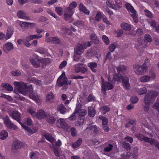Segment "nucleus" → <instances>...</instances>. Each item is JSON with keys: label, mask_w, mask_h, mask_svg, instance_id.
<instances>
[{"label": "nucleus", "mask_w": 159, "mask_h": 159, "mask_svg": "<svg viewBox=\"0 0 159 159\" xmlns=\"http://www.w3.org/2000/svg\"><path fill=\"white\" fill-rule=\"evenodd\" d=\"M88 129H89L92 130L95 133H97L99 130V128L97 127L95 125H93L92 124L89 125Z\"/></svg>", "instance_id": "obj_38"}, {"label": "nucleus", "mask_w": 159, "mask_h": 159, "mask_svg": "<svg viewBox=\"0 0 159 159\" xmlns=\"http://www.w3.org/2000/svg\"><path fill=\"white\" fill-rule=\"evenodd\" d=\"M84 118H79L77 122L76 125H82L84 122Z\"/></svg>", "instance_id": "obj_61"}, {"label": "nucleus", "mask_w": 159, "mask_h": 159, "mask_svg": "<svg viewBox=\"0 0 159 159\" xmlns=\"http://www.w3.org/2000/svg\"><path fill=\"white\" fill-rule=\"evenodd\" d=\"M84 49V48L82 43L81 44H78L75 49V53L80 55L83 53Z\"/></svg>", "instance_id": "obj_17"}, {"label": "nucleus", "mask_w": 159, "mask_h": 159, "mask_svg": "<svg viewBox=\"0 0 159 159\" xmlns=\"http://www.w3.org/2000/svg\"><path fill=\"white\" fill-rule=\"evenodd\" d=\"M82 65L80 64H78L75 66V70L76 72L78 73L80 72V70Z\"/></svg>", "instance_id": "obj_63"}, {"label": "nucleus", "mask_w": 159, "mask_h": 159, "mask_svg": "<svg viewBox=\"0 0 159 159\" xmlns=\"http://www.w3.org/2000/svg\"><path fill=\"white\" fill-rule=\"evenodd\" d=\"M45 40L47 43H51L54 44H59L61 42L60 39L56 37H47L45 38Z\"/></svg>", "instance_id": "obj_13"}, {"label": "nucleus", "mask_w": 159, "mask_h": 159, "mask_svg": "<svg viewBox=\"0 0 159 159\" xmlns=\"http://www.w3.org/2000/svg\"><path fill=\"white\" fill-rule=\"evenodd\" d=\"M134 70L135 74L137 75H142L146 72L147 70L142 66L136 65L134 66Z\"/></svg>", "instance_id": "obj_10"}, {"label": "nucleus", "mask_w": 159, "mask_h": 159, "mask_svg": "<svg viewBox=\"0 0 159 159\" xmlns=\"http://www.w3.org/2000/svg\"><path fill=\"white\" fill-rule=\"evenodd\" d=\"M2 86L6 90L9 91H12L13 90L12 87L9 84L3 83L1 84Z\"/></svg>", "instance_id": "obj_27"}, {"label": "nucleus", "mask_w": 159, "mask_h": 159, "mask_svg": "<svg viewBox=\"0 0 159 159\" xmlns=\"http://www.w3.org/2000/svg\"><path fill=\"white\" fill-rule=\"evenodd\" d=\"M143 41H144L141 39H139L137 40V43L135 46V47L137 49H139L142 48Z\"/></svg>", "instance_id": "obj_41"}, {"label": "nucleus", "mask_w": 159, "mask_h": 159, "mask_svg": "<svg viewBox=\"0 0 159 159\" xmlns=\"http://www.w3.org/2000/svg\"><path fill=\"white\" fill-rule=\"evenodd\" d=\"M124 77H122L121 75L118 74V75L115 74L113 75V79L115 81L117 82H120L122 81L123 78Z\"/></svg>", "instance_id": "obj_37"}, {"label": "nucleus", "mask_w": 159, "mask_h": 159, "mask_svg": "<svg viewBox=\"0 0 159 159\" xmlns=\"http://www.w3.org/2000/svg\"><path fill=\"white\" fill-rule=\"evenodd\" d=\"M21 125L23 128L26 131L29 135H30L31 134H33L36 132L37 131V129H31L28 128L27 126L22 124H21Z\"/></svg>", "instance_id": "obj_24"}, {"label": "nucleus", "mask_w": 159, "mask_h": 159, "mask_svg": "<svg viewBox=\"0 0 159 159\" xmlns=\"http://www.w3.org/2000/svg\"><path fill=\"white\" fill-rule=\"evenodd\" d=\"M102 16V12L99 11H98L95 17L96 21L97 22L100 21L101 19Z\"/></svg>", "instance_id": "obj_43"}, {"label": "nucleus", "mask_w": 159, "mask_h": 159, "mask_svg": "<svg viewBox=\"0 0 159 159\" xmlns=\"http://www.w3.org/2000/svg\"><path fill=\"white\" fill-rule=\"evenodd\" d=\"M99 118L102 121V124L103 125H106L108 123V120L105 117L100 115L99 116Z\"/></svg>", "instance_id": "obj_50"}, {"label": "nucleus", "mask_w": 159, "mask_h": 159, "mask_svg": "<svg viewBox=\"0 0 159 159\" xmlns=\"http://www.w3.org/2000/svg\"><path fill=\"white\" fill-rule=\"evenodd\" d=\"M57 125L59 127L63 129H66L67 126V124L65 120L62 118H61L57 120Z\"/></svg>", "instance_id": "obj_14"}, {"label": "nucleus", "mask_w": 159, "mask_h": 159, "mask_svg": "<svg viewBox=\"0 0 159 159\" xmlns=\"http://www.w3.org/2000/svg\"><path fill=\"white\" fill-rule=\"evenodd\" d=\"M27 111L28 113L31 115L32 117H35L36 112L35 108L34 107H30L28 109Z\"/></svg>", "instance_id": "obj_36"}, {"label": "nucleus", "mask_w": 159, "mask_h": 159, "mask_svg": "<svg viewBox=\"0 0 159 159\" xmlns=\"http://www.w3.org/2000/svg\"><path fill=\"white\" fill-rule=\"evenodd\" d=\"M150 79V76L148 75H143L139 78V81L142 82H147L149 81Z\"/></svg>", "instance_id": "obj_30"}, {"label": "nucleus", "mask_w": 159, "mask_h": 159, "mask_svg": "<svg viewBox=\"0 0 159 159\" xmlns=\"http://www.w3.org/2000/svg\"><path fill=\"white\" fill-rule=\"evenodd\" d=\"M120 26L121 28L125 30H129L131 28L130 25L126 23H122L120 24Z\"/></svg>", "instance_id": "obj_31"}, {"label": "nucleus", "mask_w": 159, "mask_h": 159, "mask_svg": "<svg viewBox=\"0 0 159 159\" xmlns=\"http://www.w3.org/2000/svg\"><path fill=\"white\" fill-rule=\"evenodd\" d=\"M71 83L70 81L67 80V79L65 73L63 72L58 78L57 84L58 87H61L64 85H70Z\"/></svg>", "instance_id": "obj_5"}, {"label": "nucleus", "mask_w": 159, "mask_h": 159, "mask_svg": "<svg viewBox=\"0 0 159 159\" xmlns=\"http://www.w3.org/2000/svg\"><path fill=\"white\" fill-rule=\"evenodd\" d=\"M143 41L147 42L150 43L152 41V39L151 37L149 34H147L145 36Z\"/></svg>", "instance_id": "obj_53"}, {"label": "nucleus", "mask_w": 159, "mask_h": 159, "mask_svg": "<svg viewBox=\"0 0 159 159\" xmlns=\"http://www.w3.org/2000/svg\"><path fill=\"white\" fill-rule=\"evenodd\" d=\"M46 11L47 12L50 14L51 16L54 17L57 20L59 19V17L57 16L56 14L54 13L53 11L50 9L47 8L46 9Z\"/></svg>", "instance_id": "obj_47"}, {"label": "nucleus", "mask_w": 159, "mask_h": 159, "mask_svg": "<svg viewBox=\"0 0 159 159\" xmlns=\"http://www.w3.org/2000/svg\"><path fill=\"white\" fill-rule=\"evenodd\" d=\"M92 42L91 41L88 42H84L82 43L83 45L84 46V49H86L88 47H90L91 45Z\"/></svg>", "instance_id": "obj_60"}, {"label": "nucleus", "mask_w": 159, "mask_h": 159, "mask_svg": "<svg viewBox=\"0 0 159 159\" xmlns=\"http://www.w3.org/2000/svg\"><path fill=\"white\" fill-rule=\"evenodd\" d=\"M47 121L50 124H53L55 122V119L53 116H48L47 117Z\"/></svg>", "instance_id": "obj_58"}, {"label": "nucleus", "mask_w": 159, "mask_h": 159, "mask_svg": "<svg viewBox=\"0 0 159 159\" xmlns=\"http://www.w3.org/2000/svg\"><path fill=\"white\" fill-rule=\"evenodd\" d=\"M30 62L34 67L38 68L40 66V63L45 65L48 64L49 62V60L47 58L39 59L38 56H36L31 58Z\"/></svg>", "instance_id": "obj_2"}, {"label": "nucleus", "mask_w": 159, "mask_h": 159, "mask_svg": "<svg viewBox=\"0 0 159 159\" xmlns=\"http://www.w3.org/2000/svg\"><path fill=\"white\" fill-rule=\"evenodd\" d=\"M150 61L148 59H146L144 62V63L142 65L143 67H144L147 70V67L150 65Z\"/></svg>", "instance_id": "obj_54"}, {"label": "nucleus", "mask_w": 159, "mask_h": 159, "mask_svg": "<svg viewBox=\"0 0 159 159\" xmlns=\"http://www.w3.org/2000/svg\"><path fill=\"white\" fill-rule=\"evenodd\" d=\"M77 6V4L76 2L75 1H73L70 4L69 7H67L66 8H69L70 9L73 10V9L76 7Z\"/></svg>", "instance_id": "obj_57"}, {"label": "nucleus", "mask_w": 159, "mask_h": 159, "mask_svg": "<svg viewBox=\"0 0 159 159\" xmlns=\"http://www.w3.org/2000/svg\"><path fill=\"white\" fill-rule=\"evenodd\" d=\"M4 123L6 126L9 129H13L16 130L17 127L10 120L9 117L7 116L4 119Z\"/></svg>", "instance_id": "obj_12"}, {"label": "nucleus", "mask_w": 159, "mask_h": 159, "mask_svg": "<svg viewBox=\"0 0 159 159\" xmlns=\"http://www.w3.org/2000/svg\"><path fill=\"white\" fill-rule=\"evenodd\" d=\"M130 100L131 102L133 103H136L138 102L139 99L137 97L133 96L131 98Z\"/></svg>", "instance_id": "obj_64"}, {"label": "nucleus", "mask_w": 159, "mask_h": 159, "mask_svg": "<svg viewBox=\"0 0 159 159\" xmlns=\"http://www.w3.org/2000/svg\"><path fill=\"white\" fill-rule=\"evenodd\" d=\"M90 39L93 41L95 43H99V40L94 34H92L90 35Z\"/></svg>", "instance_id": "obj_49"}, {"label": "nucleus", "mask_w": 159, "mask_h": 159, "mask_svg": "<svg viewBox=\"0 0 159 159\" xmlns=\"http://www.w3.org/2000/svg\"><path fill=\"white\" fill-rule=\"evenodd\" d=\"M14 84L15 86L14 91L16 94H18V92L25 96L27 95L28 86H27L25 83L16 81Z\"/></svg>", "instance_id": "obj_1"}, {"label": "nucleus", "mask_w": 159, "mask_h": 159, "mask_svg": "<svg viewBox=\"0 0 159 159\" xmlns=\"http://www.w3.org/2000/svg\"><path fill=\"white\" fill-rule=\"evenodd\" d=\"M136 138L141 141L144 140V142L148 143L151 145L154 144L159 150V142L155 141L152 138H148L143 136L140 134H137L135 135Z\"/></svg>", "instance_id": "obj_3"}, {"label": "nucleus", "mask_w": 159, "mask_h": 159, "mask_svg": "<svg viewBox=\"0 0 159 159\" xmlns=\"http://www.w3.org/2000/svg\"><path fill=\"white\" fill-rule=\"evenodd\" d=\"M82 142V139L81 138H79L78 140L72 144V147L73 148H76L81 144Z\"/></svg>", "instance_id": "obj_32"}, {"label": "nucleus", "mask_w": 159, "mask_h": 159, "mask_svg": "<svg viewBox=\"0 0 159 159\" xmlns=\"http://www.w3.org/2000/svg\"><path fill=\"white\" fill-rule=\"evenodd\" d=\"M73 13V10L66 8L64 11V19L70 22H72L73 20L72 16Z\"/></svg>", "instance_id": "obj_9"}, {"label": "nucleus", "mask_w": 159, "mask_h": 159, "mask_svg": "<svg viewBox=\"0 0 159 159\" xmlns=\"http://www.w3.org/2000/svg\"><path fill=\"white\" fill-rule=\"evenodd\" d=\"M13 146L15 149H19L21 148L20 143V141H16L13 143Z\"/></svg>", "instance_id": "obj_48"}, {"label": "nucleus", "mask_w": 159, "mask_h": 159, "mask_svg": "<svg viewBox=\"0 0 159 159\" xmlns=\"http://www.w3.org/2000/svg\"><path fill=\"white\" fill-rule=\"evenodd\" d=\"M69 29L65 26H62L60 28V30L58 31L62 34H66L68 33Z\"/></svg>", "instance_id": "obj_33"}, {"label": "nucleus", "mask_w": 159, "mask_h": 159, "mask_svg": "<svg viewBox=\"0 0 159 159\" xmlns=\"http://www.w3.org/2000/svg\"><path fill=\"white\" fill-rule=\"evenodd\" d=\"M102 38L104 42L106 45H107L109 44L110 41L107 36L105 35H103L102 36Z\"/></svg>", "instance_id": "obj_56"}, {"label": "nucleus", "mask_w": 159, "mask_h": 159, "mask_svg": "<svg viewBox=\"0 0 159 159\" xmlns=\"http://www.w3.org/2000/svg\"><path fill=\"white\" fill-rule=\"evenodd\" d=\"M79 10L80 11L82 12L86 15H89V11L87 9L82 3H80L79 5Z\"/></svg>", "instance_id": "obj_22"}, {"label": "nucleus", "mask_w": 159, "mask_h": 159, "mask_svg": "<svg viewBox=\"0 0 159 159\" xmlns=\"http://www.w3.org/2000/svg\"><path fill=\"white\" fill-rule=\"evenodd\" d=\"M13 48V44L10 42H8L3 46V50L4 52L7 53Z\"/></svg>", "instance_id": "obj_15"}, {"label": "nucleus", "mask_w": 159, "mask_h": 159, "mask_svg": "<svg viewBox=\"0 0 159 159\" xmlns=\"http://www.w3.org/2000/svg\"><path fill=\"white\" fill-rule=\"evenodd\" d=\"M14 30L12 27H8L6 36V39L7 40L10 39L13 34Z\"/></svg>", "instance_id": "obj_23"}, {"label": "nucleus", "mask_w": 159, "mask_h": 159, "mask_svg": "<svg viewBox=\"0 0 159 159\" xmlns=\"http://www.w3.org/2000/svg\"><path fill=\"white\" fill-rule=\"evenodd\" d=\"M88 114L89 116L93 117L95 115V111L94 108L91 107H88Z\"/></svg>", "instance_id": "obj_40"}, {"label": "nucleus", "mask_w": 159, "mask_h": 159, "mask_svg": "<svg viewBox=\"0 0 159 159\" xmlns=\"http://www.w3.org/2000/svg\"><path fill=\"white\" fill-rule=\"evenodd\" d=\"M106 3L109 7L115 10H119L122 6V3L120 0H114L113 3H111L109 1H107Z\"/></svg>", "instance_id": "obj_6"}, {"label": "nucleus", "mask_w": 159, "mask_h": 159, "mask_svg": "<svg viewBox=\"0 0 159 159\" xmlns=\"http://www.w3.org/2000/svg\"><path fill=\"white\" fill-rule=\"evenodd\" d=\"M149 94L150 96L152 99L154 101L156 97L157 96L158 93L156 91H151Z\"/></svg>", "instance_id": "obj_51"}, {"label": "nucleus", "mask_w": 159, "mask_h": 159, "mask_svg": "<svg viewBox=\"0 0 159 159\" xmlns=\"http://www.w3.org/2000/svg\"><path fill=\"white\" fill-rule=\"evenodd\" d=\"M37 52L40 54H44L47 53L48 50L42 48H40L37 50Z\"/></svg>", "instance_id": "obj_52"}, {"label": "nucleus", "mask_w": 159, "mask_h": 159, "mask_svg": "<svg viewBox=\"0 0 159 159\" xmlns=\"http://www.w3.org/2000/svg\"><path fill=\"white\" fill-rule=\"evenodd\" d=\"M102 79V89L103 93L106 94V90H111L113 88V85L110 82H104V80L102 77H101Z\"/></svg>", "instance_id": "obj_7"}, {"label": "nucleus", "mask_w": 159, "mask_h": 159, "mask_svg": "<svg viewBox=\"0 0 159 159\" xmlns=\"http://www.w3.org/2000/svg\"><path fill=\"white\" fill-rule=\"evenodd\" d=\"M73 24L74 25L81 29L83 28L84 26V24L82 21L78 20L76 22L73 23Z\"/></svg>", "instance_id": "obj_44"}, {"label": "nucleus", "mask_w": 159, "mask_h": 159, "mask_svg": "<svg viewBox=\"0 0 159 159\" xmlns=\"http://www.w3.org/2000/svg\"><path fill=\"white\" fill-rule=\"evenodd\" d=\"M116 69L118 73H122L126 70L127 67L124 65H120L117 67Z\"/></svg>", "instance_id": "obj_39"}, {"label": "nucleus", "mask_w": 159, "mask_h": 159, "mask_svg": "<svg viewBox=\"0 0 159 159\" xmlns=\"http://www.w3.org/2000/svg\"><path fill=\"white\" fill-rule=\"evenodd\" d=\"M113 146L109 144L107 146L104 148V151L105 152H110L113 149Z\"/></svg>", "instance_id": "obj_55"}, {"label": "nucleus", "mask_w": 159, "mask_h": 159, "mask_svg": "<svg viewBox=\"0 0 159 159\" xmlns=\"http://www.w3.org/2000/svg\"><path fill=\"white\" fill-rule=\"evenodd\" d=\"M144 12L146 16L148 17L152 18L153 17V16L152 13L151 12L148 10H145Z\"/></svg>", "instance_id": "obj_62"}, {"label": "nucleus", "mask_w": 159, "mask_h": 159, "mask_svg": "<svg viewBox=\"0 0 159 159\" xmlns=\"http://www.w3.org/2000/svg\"><path fill=\"white\" fill-rule=\"evenodd\" d=\"M97 65L96 63L92 62L88 63V66L93 72H95L96 71V70L95 69V68L97 67Z\"/></svg>", "instance_id": "obj_29"}, {"label": "nucleus", "mask_w": 159, "mask_h": 159, "mask_svg": "<svg viewBox=\"0 0 159 159\" xmlns=\"http://www.w3.org/2000/svg\"><path fill=\"white\" fill-rule=\"evenodd\" d=\"M42 37V36L39 35H30L27 36L26 39L25 40L26 41L29 42V41L34 39H39L41 38Z\"/></svg>", "instance_id": "obj_25"}, {"label": "nucleus", "mask_w": 159, "mask_h": 159, "mask_svg": "<svg viewBox=\"0 0 159 159\" xmlns=\"http://www.w3.org/2000/svg\"><path fill=\"white\" fill-rule=\"evenodd\" d=\"M11 116L14 119L18 121L20 124H22L20 121L21 116L19 112L16 111H13L11 113Z\"/></svg>", "instance_id": "obj_18"}, {"label": "nucleus", "mask_w": 159, "mask_h": 159, "mask_svg": "<svg viewBox=\"0 0 159 159\" xmlns=\"http://www.w3.org/2000/svg\"><path fill=\"white\" fill-rule=\"evenodd\" d=\"M26 15V13L23 10L19 11L17 13V16L19 18L25 20L29 19V17Z\"/></svg>", "instance_id": "obj_20"}, {"label": "nucleus", "mask_w": 159, "mask_h": 159, "mask_svg": "<svg viewBox=\"0 0 159 159\" xmlns=\"http://www.w3.org/2000/svg\"><path fill=\"white\" fill-rule=\"evenodd\" d=\"M122 81L123 87L127 90L129 89L130 86L128 77L126 76L124 77L123 78Z\"/></svg>", "instance_id": "obj_19"}, {"label": "nucleus", "mask_w": 159, "mask_h": 159, "mask_svg": "<svg viewBox=\"0 0 159 159\" xmlns=\"http://www.w3.org/2000/svg\"><path fill=\"white\" fill-rule=\"evenodd\" d=\"M57 110L62 114H65L67 111L66 108L64 105L62 104H61L58 106Z\"/></svg>", "instance_id": "obj_28"}, {"label": "nucleus", "mask_w": 159, "mask_h": 159, "mask_svg": "<svg viewBox=\"0 0 159 159\" xmlns=\"http://www.w3.org/2000/svg\"><path fill=\"white\" fill-rule=\"evenodd\" d=\"M47 114L45 111L42 109L38 110L36 112L35 117L39 119H42L45 118Z\"/></svg>", "instance_id": "obj_16"}, {"label": "nucleus", "mask_w": 159, "mask_h": 159, "mask_svg": "<svg viewBox=\"0 0 159 159\" xmlns=\"http://www.w3.org/2000/svg\"><path fill=\"white\" fill-rule=\"evenodd\" d=\"M144 100L145 103H149L150 104L152 103L153 102V101L149 93H147L145 95Z\"/></svg>", "instance_id": "obj_26"}, {"label": "nucleus", "mask_w": 159, "mask_h": 159, "mask_svg": "<svg viewBox=\"0 0 159 159\" xmlns=\"http://www.w3.org/2000/svg\"><path fill=\"white\" fill-rule=\"evenodd\" d=\"M125 7L133 18L134 22L137 24L138 22L137 14L133 7L129 3H126Z\"/></svg>", "instance_id": "obj_4"}, {"label": "nucleus", "mask_w": 159, "mask_h": 159, "mask_svg": "<svg viewBox=\"0 0 159 159\" xmlns=\"http://www.w3.org/2000/svg\"><path fill=\"white\" fill-rule=\"evenodd\" d=\"M8 136V132L5 130L1 131L0 133V139L4 140L6 139Z\"/></svg>", "instance_id": "obj_35"}, {"label": "nucleus", "mask_w": 159, "mask_h": 159, "mask_svg": "<svg viewBox=\"0 0 159 159\" xmlns=\"http://www.w3.org/2000/svg\"><path fill=\"white\" fill-rule=\"evenodd\" d=\"M44 136L45 138L51 143H53L55 141L54 138L52 137V135L49 133H47L45 134Z\"/></svg>", "instance_id": "obj_34"}, {"label": "nucleus", "mask_w": 159, "mask_h": 159, "mask_svg": "<svg viewBox=\"0 0 159 159\" xmlns=\"http://www.w3.org/2000/svg\"><path fill=\"white\" fill-rule=\"evenodd\" d=\"M56 11L59 16H61L62 14L63 9L62 8L57 7L55 8Z\"/></svg>", "instance_id": "obj_59"}, {"label": "nucleus", "mask_w": 159, "mask_h": 159, "mask_svg": "<svg viewBox=\"0 0 159 159\" xmlns=\"http://www.w3.org/2000/svg\"><path fill=\"white\" fill-rule=\"evenodd\" d=\"M110 110V108L106 106H103L101 107L100 108V111L103 114H105L107 112L109 111Z\"/></svg>", "instance_id": "obj_46"}, {"label": "nucleus", "mask_w": 159, "mask_h": 159, "mask_svg": "<svg viewBox=\"0 0 159 159\" xmlns=\"http://www.w3.org/2000/svg\"><path fill=\"white\" fill-rule=\"evenodd\" d=\"M33 89L31 85L28 86L27 95H29V97L33 100L36 101H39L40 100V97L36 94L33 93Z\"/></svg>", "instance_id": "obj_8"}, {"label": "nucleus", "mask_w": 159, "mask_h": 159, "mask_svg": "<svg viewBox=\"0 0 159 159\" xmlns=\"http://www.w3.org/2000/svg\"><path fill=\"white\" fill-rule=\"evenodd\" d=\"M54 98L55 96L53 93L51 92H50L46 95L45 102H46L52 103Z\"/></svg>", "instance_id": "obj_21"}, {"label": "nucleus", "mask_w": 159, "mask_h": 159, "mask_svg": "<svg viewBox=\"0 0 159 159\" xmlns=\"http://www.w3.org/2000/svg\"><path fill=\"white\" fill-rule=\"evenodd\" d=\"M147 89L146 87H143L137 89V92L139 95L144 94L146 93Z\"/></svg>", "instance_id": "obj_42"}, {"label": "nucleus", "mask_w": 159, "mask_h": 159, "mask_svg": "<svg viewBox=\"0 0 159 159\" xmlns=\"http://www.w3.org/2000/svg\"><path fill=\"white\" fill-rule=\"evenodd\" d=\"M81 105L80 103L77 104L75 110V112L80 116H84L87 113V111L85 109H82Z\"/></svg>", "instance_id": "obj_11"}, {"label": "nucleus", "mask_w": 159, "mask_h": 159, "mask_svg": "<svg viewBox=\"0 0 159 159\" xmlns=\"http://www.w3.org/2000/svg\"><path fill=\"white\" fill-rule=\"evenodd\" d=\"M30 25H32L33 26L34 25V23H29L26 22L21 21L20 23V25L21 27H27L29 26Z\"/></svg>", "instance_id": "obj_45"}]
</instances>
